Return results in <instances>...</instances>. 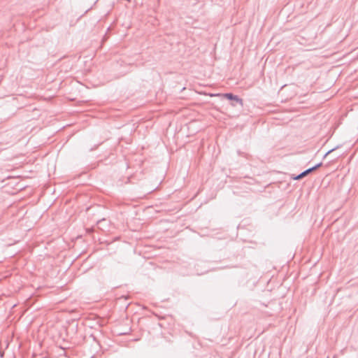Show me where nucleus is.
<instances>
[{
  "label": "nucleus",
  "mask_w": 358,
  "mask_h": 358,
  "mask_svg": "<svg viewBox=\"0 0 358 358\" xmlns=\"http://www.w3.org/2000/svg\"><path fill=\"white\" fill-rule=\"evenodd\" d=\"M336 150V148H333V149H331V150H329V151L325 154L324 157H326L328 154H329L330 152H333V151H334V150Z\"/></svg>",
  "instance_id": "nucleus-4"
},
{
  "label": "nucleus",
  "mask_w": 358,
  "mask_h": 358,
  "mask_svg": "<svg viewBox=\"0 0 358 358\" xmlns=\"http://www.w3.org/2000/svg\"><path fill=\"white\" fill-rule=\"evenodd\" d=\"M3 357V352L0 351V357Z\"/></svg>",
  "instance_id": "nucleus-5"
},
{
  "label": "nucleus",
  "mask_w": 358,
  "mask_h": 358,
  "mask_svg": "<svg viewBox=\"0 0 358 358\" xmlns=\"http://www.w3.org/2000/svg\"><path fill=\"white\" fill-rule=\"evenodd\" d=\"M327 358H329V357H327Z\"/></svg>",
  "instance_id": "nucleus-6"
},
{
  "label": "nucleus",
  "mask_w": 358,
  "mask_h": 358,
  "mask_svg": "<svg viewBox=\"0 0 358 358\" xmlns=\"http://www.w3.org/2000/svg\"><path fill=\"white\" fill-rule=\"evenodd\" d=\"M313 172V170L311 169V168H309L306 170H305L304 171L301 172L300 174L293 177L292 178L294 180H301L303 178H304L305 176H308L309 173H312Z\"/></svg>",
  "instance_id": "nucleus-2"
},
{
  "label": "nucleus",
  "mask_w": 358,
  "mask_h": 358,
  "mask_svg": "<svg viewBox=\"0 0 358 358\" xmlns=\"http://www.w3.org/2000/svg\"><path fill=\"white\" fill-rule=\"evenodd\" d=\"M224 96L226 97L228 100L235 101L236 103H238L241 106H243V99L239 98L237 95H234L232 93H226L224 94Z\"/></svg>",
  "instance_id": "nucleus-1"
},
{
  "label": "nucleus",
  "mask_w": 358,
  "mask_h": 358,
  "mask_svg": "<svg viewBox=\"0 0 358 358\" xmlns=\"http://www.w3.org/2000/svg\"><path fill=\"white\" fill-rule=\"evenodd\" d=\"M322 163L320 162V163L317 164L316 165H315L314 166L311 167V169L313 170V171H314L316 169H317L318 168H320V166H322Z\"/></svg>",
  "instance_id": "nucleus-3"
}]
</instances>
